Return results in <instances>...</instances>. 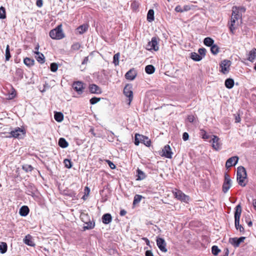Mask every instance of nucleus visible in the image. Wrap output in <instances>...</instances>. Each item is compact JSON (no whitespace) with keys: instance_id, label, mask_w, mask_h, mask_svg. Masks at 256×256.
Returning <instances> with one entry per match:
<instances>
[{"instance_id":"nucleus-1","label":"nucleus","mask_w":256,"mask_h":256,"mask_svg":"<svg viewBox=\"0 0 256 256\" xmlns=\"http://www.w3.org/2000/svg\"><path fill=\"white\" fill-rule=\"evenodd\" d=\"M241 212L242 208L240 204H239L236 207V210L234 212V224L237 230H239L241 234H244V228L240 224Z\"/></svg>"},{"instance_id":"nucleus-2","label":"nucleus","mask_w":256,"mask_h":256,"mask_svg":"<svg viewBox=\"0 0 256 256\" xmlns=\"http://www.w3.org/2000/svg\"><path fill=\"white\" fill-rule=\"evenodd\" d=\"M247 174L245 168L242 166H238L237 169L236 178L239 185L244 187L246 186L244 180L246 178Z\"/></svg>"},{"instance_id":"nucleus-3","label":"nucleus","mask_w":256,"mask_h":256,"mask_svg":"<svg viewBox=\"0 0 256 256\" xmlns=\"http://www.w3.org/2000/svg\"><path fill=\"white\" fill-rule=\"evenodd\" d=\"M140 142L144 144L146 146H150L151 144V141L148 137L136 134L134 136V143L135 145L138 146Z\"/></svg>"},{"instance_id":"nucleus-4","label":"nucleus","mask_w":256,"mask_h":256,"mask_svg":"<svg viewBox=\"0 0 256 256\" xmlns=\"http://www.w3.org/2000/svg\"><path fill=\"white\" fill-rule=\"evenodd\" d=\"M50 36L52 39L60 40L64 36L62 30V24L58 26L56 28L51 30Z\"/></svg>"},{"instance_id":"nucleus-5","label":"nucleus","mask_w":256,"mask_h":256,"mask_svg":"<svg viewBox=\"0 0 256 256\" xmlns=\"http://www.w3.org/2000/svg\"><path fill=\"white\" fill-rule=\"evenodd\" d=\"M160 39L154 36L152 38L150 41L146 44V48L148 50H154L157 51L159 49L158 42Z\"/></svg>"},{"instance_id":"nucleus-6","label":"nucleus","mask_w":256,"mask_h":256,"mask_svg":"<svg viewBox=\"0 0 256 256\" xmlns=\"http://www.w3.org/2000/svg\"><path fill=\"white\" fill-rule=\"evenodd\" d=\"M98 80L103 85H108L109 81V78L107 72L102 70L98 75Z\"/></svg>"},{"instance_id":"nucleus-7","label":"nucleus","mask_w":256,"mask_h":256,"mask_svg":"<svg viewBox=\"0 0 256 256\" xmlns=\"http://www.w3.org/2000/svg\"><path fill=\"white\" fill-rule=\"evenodd\" d=\"M172 192L176 198L184 202L188 203L190 197L185 194L182 191L176 189Z\"/></svg>"},{"instance_id":"nucleus-8","label":"nucleus","mask_w":256,"mask_h":256,"mask_svg":"<svg viewBox=\"0 0 256 256\" xmlns=\"http://www.w3.org/2000/svg\"><path fill=\"white\" fill-rule=\"evenodd\" d=\"M224 182L222 186V192L224 194L226 193L232 185V182L230 176L228 173H225L224 176Z\"/></svg>"},{"instance_id":"nucleus-9","label":"nucleus","mask_w":256,"mask_h":256,"mask_svg":"<svg viewBox=\"0 0 256 256\" xmlns=\"http://www.w3.org/2000/svg\"><path fill=\"white\" fill-rule=\"evenodd\" d=\"M132 89V86L131 84H126L124 88V94L126 97L128 98V105H130L133 99V92Z\"/></svg>"},{"instance_id":"nucleus-10","label":"nucleus","mask_w":256,"mask_h":256,"mask_svg":"<svg viewBox=\"0 0 256 256\" xmlns=\"http://www.w3.org/2000/svg\"><path fill=\"white\" fill-rule=\"evenodd\" d=\"M25 134L24 130L20 128H16L14 130H12L7 138H22Z\"/></svg>"},{"instance_id":"nucleus-11","label":"nucleus","mask_w":256,"mask_h":256,"mask_svg":"<svg viewBox=\"0 0 256 256\" xmlns=\"http://www.w3.org/2000/svg\"><path fill=\"white\" fill-rule=\"evenodd\" d=\"M232 64L231 61L228 60H222L220 64V67L221 68L220 72L224 74H228L230 71V67Z\"/></svg>"},{"instance_id":"nucleus-12","label":"nucleus","mask_w":256,"mask_h":256,"mask_svg":"<svg viewBox=\"0 0 256 256\" xmlns=\"http://www.w3.org/2000/svg\"><path fill=\"white\" fill-rule=\"evenodd\" d=\"M246 239V237L241 236L240 238H229V242L232 245L234 248H238L240 246L241 242H244Z\"/></svg>"},{"instance_id":"nucleus-13","label":"nucleus","mask_w":256,"mask_h":256,"mask_svg":"<svg viewBox=\"0 0 256 256\" xmlns=\"http://www.w3.org/2000/svg\"><path fill=\"white\" fill-rule=\"evenodd\" d=\"M162 156L168 158H171L173 154L172 149L168 144L166 145L162 150Z\"/></svg>"},{"instance_id":"nucleus-14","label":"nucleus","mask_w":256,"mask_h":256,"mask_svg":"<svg viewBox=\"0 0 256 256\" xmlns=\"http://www.w3.org/2000/svg\"><path fill=\"white\" fill-rule=\"evenodd\" d=\"M156 244L159 248V249L162 252H166L167 249L166 248V242L162 238H157L156 240Z\"/></svg>"},{"instance_id":"nucleus-15","label":"nucleus","mask_w":256,"mask_h":256,"mask_svg":"<svg viewBox=\"0 0 256 256\" xmlns=\"http://www.w3.org/2000/svg\"><path fill=\"white\" fill-rule=\"evenodd\" d=\"M213 138L210 141L212 142V146L214 149L218 150L221 148V144L220 141V138L216 136H213Z\"/></svg>"},{"instance_id":"nucleus-16","label":"nucleus","mask_w":256,"mask_h":256,"mask_svg":"<svg viewBox=\"0 0 256 256\" xmlns=\"http://www.w3.org/2000/svg\"><path fill=\"white\" fill-rule=\"evenodd\" d=\"M238 156H234L229 158L226 163V168H228L232 166H234L238 163Z\"/></svg>"},{"instance_id":"nucleus-17","label":"nucleus","mask_w":256,"mask_h":256,"mask_svg":"<svg viewBox=\"0 0 256 256\" xmlns=\"http://www.w3.org/2000/svg\"><path fill=\"white\" fill-rule=\"evenodd\" d=\"M239 17V15L238 14H235L234 15L232 14V16L230 20V24L229 28L230 31L232 34H234V30H236V28L234 26L235 24V22L236 20H238Z\"/></svg>"},{"instance_id":"nucleus-18","label":"nucleus","mask_w":256,"mask_h":256,"mask_svg":"<svg viewBox=\"0 0 256 256\" xmlns=\"http://www.w3.org/2000/svg\"><path fill=\"white\" fill-rule=\"evenodd\" d=\"M88 89L92 94H100L102 92L101 88L96 84H90Z\"/></svg>"},{"instance_id":"nucleus-19","label":"nucleus","mask_w":256,"mask_h":256,"mask_svg":"<svg viewBox=\"0 0 256 256\" xmlns=\"http://www.w3.org/2000/svg\"><path fill=\"white\" fill-rule=\"evenodd\" d=\"M137 75V72L134 68L130 70L125 74L126 80H134Z\"/></svg>"},{"instance_id":"nucleus-20","label":"nucleus","mask_w":256,"mask_h":256,"mask_svg":"<svg viewBox=\"0 0 256 256\" xmlns=\"http://www.w3.org/2000/svg\"><path fill=\"white\" fill-rule=\"evenodd\" d=\"M72 88L78 94H80L83 92V83L79 81L76 82H74Z\"/></svg>"},{"instance_id":"nucleus-21","label":"nucleus","mask_w":256,"mask_h":256,"mask_svg":"<svg viewBox=\"0 0 256 256\" xmlns=\"http://www.w3.org/2000/svg\"><path fill=\"white\" fill-rule=\"evenodd\" d=\"M24 242L29 246H35V244L32 240V236L30 234H28L25 236L24 239Z\"/></svg>"},{"instance_id":"nucleus-22","label":"nucleus","mask_w":256,"mask_h":256,"mask_svg":"<svg viewBox=\"0 0 256 256\" xmlns=\"http://www.w3.org/2000/svg\"><path fill=\"white\" fill-rule=\"evenodd\" d=\"M102 220L104 224H108L112 222V216L110 214H105L102 216Z\"/></svg>"},{"instance_id":"nucleus-23","label":"nucleus","mask_w":256,"mask_h":256,"mask_svg":"<svg viewBox=\"0 0 256 256\" xmlns=\"http://www.w3.org/2000/svg\"><path fill=\"white\" fill-rule=\"evenodd\" d=\"M88 26L86 24H83L80 26H79L76 29V33L79 34H83L85 32H86L88 30Z\"/></svg>"},{"instance_id":"nucleus-24","label":"nucleus","mask_w":256,"mask_h":256,"mask_svg":"<svg viewBox=\"0 0 256 256\" xmlns=\"http://www.w3.org/2000/svg\"><path fill=\"white\" fill-rule=\"evenodd\" d=\"M86 226H84V230H92L94 228L95 222L92 219V220H88V222L84 223Z\"/></svg>"},{"instance_id":"nucleus-25","label":"nucleus","mask_w":256,"mask_h":256,"mask_svg":"<svg viewBox=\"0 0 256 256\" xmlns=\"http://www.w3.org/2000/svg\"><path fill=\"white\" fill-rule=\"evenodd\" d=\"M136 180H144L146 178V174L140 168H138L136 170Z\"/></svg>"},{"instance_id":"nucleus-26","label":"nucleus","mask_w":256,"mask_h":256,"mask_svg":"<svg viewBox=\"0 0 256 256\" xmlns=\"http://www.w3.org/2000/svg\"><path fill=\"white\" fill-rule=\"evenodd\" d=\"M30 210L28 206H24L20 210L19 214L21 216H26L29 213Z\"/></svg>"},{"instance_id":"nucleus-27","label":"nucleus","mask_w":256,"mask_h":256,"mask_svg":"<svg viewBox=\"0 0 256 256\" xmlns=\"http://www.w3.org/2000/svg\"><path fill=\"white\" fill-rule=\"evenodd\" d=\"M234 82L232 78H228L226 80L224 84L227 88L231 89L233 88Z\"/></svg>"},{"instance_id":"nucleus-28","label":"nucleus","mask_w":256,"mask_h":256,"mask_svg":"<svg viewBox=\"0 0 256 256\" xmlns=\"http://www.w3.org/2000/svg\"><path fill=\"white\" fill-rule=\"evenodd\" d=\"M256 57V48L252 49L248 54V60L252 62Z\"/></svg>"},{"instance_id":"nucleus-29","label":"nucleus","mask_w":256,"mask_h":256,"mask_svg":"<svg viewBox=\"0 0 256 256\" xmlns=\"http://www.w3.org/2000/svg\"><path fill=\"white\" fill-rule=\"evenodd\" d=\"M34 52L36 54V60L40 64H43L44 62V54L39 52Z\"/></svg>"},{"instance_id":"nucleus-30","label":"nucleus","mask_w":256,"mask_h":256,"mask_svg":"<svg viewBox=\"0 0 256 256\" xmlns=\"http://www.w3.org/2000/svg\"><path fill=\"white\" fill-rule=\"evenodd\" d=\"M204 44L207 46H212L214 44V40L210 37H206L204 40Z\"/></svg>"},{"instance_id":"nucleus-31","label":"nucleus","mask_w":256,"mask_h":256,"mask_svg":"<svg viewBox=\"0 0 256 256\" xmlns=\"http://www.w3.org/2000/svg\"><path fill=\"white\" fill-rule=\"evenodd\" d=\"M140 4L136 0L132 1L130 4V8L133 12H137L138 10V8Z\"/></svg>"},{"instance_id":"nucleus-32","label":"nucleus","mask_w":256,"mask_h":256,"mask_svg":"<svg viewBox=\"0 0 256 256\" xmlns=\"http://www.w3.org/2000/svg\"><path fill=\"white\" fill-rule=\"evenodd\" d=\"M190 58L196 62H199L202 60V56L199 55L198 54L192 52L190 54Z\"/></svg>"},{"instance_id":"nucleus-33","label":"nucleus","mask_w":256,"mask_h":256,"mask_svg":"<svg viewBox=\"0 0 256 256\" xmlns=\"http://www.w3.org/2000/svg\"><path fill=\"white\" fill-rule=\"evenodd\" d=\"M154 19V11L153 10L150 9L147 14V20L149 22H152Z\"/></svg>"},{"instance_id":"nucleus-34","label":"nucleus","mask_w":256,"mask_h":256,"mask_svg":"<svg viewBox=\"0 0 256 256\" xmlns=\"http://www.w3.org/2000/svg\"><path fill=\"white\" fill-rule=\"evenodd\" d=\"M155 71V68L154 66L148 64L145 68V72L146 74H153Z\"/></svg>"},{"instance_id":"nucleus-35","label":"nucleus","mask_w":256,"mask_h":256,"mask_svg":"<svg viewBox=\"0 0 256 256\" xmlns=\"http://www.w3.org/2000/svg\"><path fill=\"white\" fill-rule=\"evenodd\" d=\"M54 117L55 120L58 122H62L64 118L63 114L60 112H56L54 113Z\"/></svg>"},{"instance_id":"nucleus-36","label":"nucleus","mask_w":256,"mask_h":256,"mask_svg":"<svg viewBox=\"0 0 256 256\" xmlns=\"http://www.w3.org/2000/svg\"><path fill=\"white\" fill-rule=\"evenodd\" d=\"M24 62L26 65L30 66L34 64V60L32 58H26L24 59Z\"/></svg>"},{"instance_id":"nucleus-37","label":"nucleus","mask_w":256,"mask_h":256,"mask_svg":"<svg viewBox=\"0 0 256 256\" xmlns=\"http://www.w3.org/2000/svg\"><path fill=\"white\" fill-rule=\"evenodd\" d=\"M220 48L216 44H214L210 47V52L213 54L216 55L218 54Z\"/></svg>"},{"instance_id":"nucleus-38","label":"nucleus","mask_w":256,"mask_h":256,"mask_svg":"<svg viewBox=\"0 0 256 256\" xmlns=\"http://www.w3.org/2000/svg\"><path fill=\"white\" fill-rule=\"evenodd\" d=\"M76 193L74 190H65V196H68L72 198H76Z\"/></svg>"},{"instance_id":"nucleus-39","label":"nucleus","mask_w":256,"mask_h":256,"mask_svg":"<svg viewBox=\"0 0 256 256\" xmlns=\"http://www.w3.org/2000/svg\"><path fill=\"white\" fill-rule=\"evenodd\" d=\"M7 250V244L6 242H2L0 244V252L2 254H4Z\"/></svg>"},{"instance_id":"nucleus-40","label":"nucleus","mask_w":256,"mask_h":256,"mask_svg":"<svg viewBox=\"0 0 256 256\" xmlns=\"http://www.w3.org/2000/svg\"><path fill=\"white\" fill-rule=\"evenodd\" d=\"M200 134L202 136V138L204 140H208L210 138V136L207 134L206 131L203 129L200 130Z\"/></svg>"},{"instance_id":"nucleus-41","label":"nucleus","mask_w":256,"mask_h":256,"mask_svg":"<svg viewBox=\"0 0 256 256\" xmlns=\"http://www.w3.org/2000/svg\"><path fill=\"white\" fill-rule=\"evenodd\" d=\"M142 196L141 195L136 194L134 197L133 204H136L140 202Z\"/></svg>"},{"instance_id":"nucleus-42","label":"nucleus","mask_w":256,"mask_h":256,"mask_svg":"<svg viewBox=\"0 0 256 256\" xmlns=\"http://www.w3.org/2000/svg\"><path fill=\"white\" fill-rule=\"evenodd\" d=\"M5 56H6V61H8L10 60V58H11V55H10V51L9 45H7V46H6V50Z\"/></svg>"},{"instance_id":"nucleus-43","label":"nucleus","mask_w":256,"mask_h":256,"mask_svg":"<svg viewBox=\"0 0 256 256\" xmlns=\"http://www.w3.org/2000/svg\"><path fill=\"white\" fill-rule=\"evenodd\" d=\"M80 218L84 222H88V220H90L89 218V216L88 214H80Z\"/></svg>"},{"instance_id":"nucleus-44","label":"nucleus","mask_w":256,"mask_h":256,"mask_svg":"<svg viewBox=\"0 0 256 256\" xmlns=\"http://www.w3.org/2000/svg\"><path fill=\"white\" fill-rule=\"evenodd\" d=\"M120 53H116L113 56V63L114 64L115 66H117L118 64V60L120 58Z\"/></svg>"},{"instance_id":"nucleus-45","label":"nucleus","mask_w":256,"mask_h":256,"mask_svg":"<svg viewBox=\"0 0 256 256\" xmlns=\"http://www.w3.org/2000/svg\"><path fill=\"white\" fill-rule=\"evenodd\" d=\"M81 46L79 42H75L71 46V50L72 51H76L78 50Z\"/></svg>"},{"instance_id":"nucleus-46","label":"nucleus","mask_w":256,"mask_h":256,"mask_svg":"<svg viewBox=\"0 0 256 256\" xmlns=\"http://www.w3.org/2000/svg\"><path fill=\"white\" fill-rule=\"evenodd\" d=\"M22 168L26 172H32L34 169L33 167L30 164H24Z\"/></svg>"},{"instance_id":"nucleus-47","label":"nucleus","mask_w":256,"mask_h":256,"mask_svg":"<svg viewBox=\"0 0 256 256\" xmlns=\"http://www.w3.org/2000/svg\"><path fill=\"white\" fill-rule=\"evenodd\" d=\"M220 252V250L218 248L217 246H212V252L214 255V256L218 255Z\"/></svg>"},{"instance_id":"nucleus-48","label":"nucleus","mask_w":256,"mask_h":256,"mask_svg":"<svg viewBox=\"0 0 256 256\" xmlns=\"http://www.w3.org/2000/svg\"><path fill=\"white\" fill-rule=\"evenodd\" d=\"M6 10L3 6L0 8V19H4L6 18Z\"/></svg>"},{"instance_id":"nucleus-49","label":"nucleus","mask_w":256,"mask_h":256,"mask_svg":"<svg viewBox=\"0 0 256 256\" xmlns=\"http://www.w3.org/2000/svg\"><path fill=\"white\" fill-rule=\"evenodd\" d=\"M206 48H200L198 50V54L202 56V58L206 56Z\"/></svg>"},{"instance_id":"nucleus-50","label":"nucleus","mask_w":256,"mask_h":256,"mask_svg":"<svg viewBox=\"0 0 256 256\" xmlns=\"http://www.w3.org/2000/svg\"><path fill=\"white\" fill-rule=\"evenodd\" d=\"M100 100V98L93 97L90 100V102L91 104H94L98 102Z\"/></svg>"},{"instance_id":"nucleus-51","label":"nucleus","mask_w":256,"mask_h":256,"mask_svg":"<svg viewBox=\"0 0 256 256\" xmlns=\"http://www.w3.org/2000/svg\"><path fill=\"white\" fill-rule=\"evenodd\" d=\"M16 74L20 79L23 78V71L20 68H18L16 70Z\"/></svg>"},{"instance_id":"nucleus-52","label":"nucleus","mask_w":256,"mask_h":256,"mask_svg":"<svg viewBox=\"0 0 256 256\" xmlns=\"http://www.w3.org/2000/svg\"><path fill=\"white\" fill-rule=\"evenodd\" d=\"M72 163L70 161V160L68 159L65 158V168H72Z\"/></svg>"},{"instance_id":"nucleus-53","label":"nucleus","mask_w":256,"mask_h":256,"mask_svg":"<svg viewBox=\"0 0 256 256\" xmlns=\"http://www.w3.org/2000/svg\"><path fill=\"white\" fill-rule=\"evenodd\" d=\"M108 132L110 134H108V141L110 142H113L114 138V133L112 131H108Z\"/></svg>"},{"instance_id":"nucleus-54","label":"nucleus","mask_w":256,"mask_h":256,"mask_svg":"<svg viewBox=\"0 0 256 256\" xmlns=\"http://www.w3.org/2000/svg\"><path fill=\"white\" fill-rule=\"evenodd\" d=\"M58 68V64L56 63H52L50 64V70L52 72H55L57 70Z\"/></svg>"},{"instance_id":"nucleus-55","label":"nucleus","mask_w":256,"mask_h":256,"mask_svg":"<svg viewBox=\"0 0 256 256\" xmlns=\"http://www.w3.org/2000/svg\"><path fill=\"white\" fill-rule=\"evenodd\" d=\"M29 188H30V190L28 189V194L29 195L32 196L34 194V192L35 191L36 188L32 186H30V187Z\"/></svg>"},{"instance_id":"nucleus-56","label":"nucleus","mask_w":256,"mask_h":256,"mask_svg":"<svg viewBox=\"0 0 256 256\" xmlns=\"http://www.w3.org/2000/svg\"><path fill=\"white\" fill-rule=\"evenodd\" d=\"M106 162L110 168L114 169L116 168V166L110 160H106Z\"/></svg>"},{"instance_id":"nucleus-57","label":"nucleus","mask_w":256,"mask_h":256,"mask_svg":"<svg viewBox=\"0 0 256 256\" xmlns=\"http://www.w3.org/2000/svg\"><path fill=\"white\" fill-rule=\"evenodd\" d=\"M187 120L190 122L192 123L195 120V117L194 115H189L188 116Z\"/></svg>"},{"instance_id":"nucleus-58","label":"nucleus","mask_w":256,"mask_h":256,"mask_svg":"<svg viewBox=\"0 0 256 256\" xmlns=\"http://www.w3.org/2000/svg\"><path fill=\"white\" fill-rule=\"evenodd\" d=\"M58 144L62 148H64V138H60L59 142H58Z\"/></svg>"},{"instance_id":"nucleus-59","label":"nucleus","mask_w":256,"mask_h":256,"mask_svg":"<svg viewBox=\"0 0 256 256\" xmlns=\"http://www.w3.org/2000/svg\"><path fill=\"white\" fill-rule=\"evenodd\" d=\"M189 138V135L188 132H184L182 134V139L184 141L188 140Z\"/></svg>"},{"instance_id":"nucleus-60","label":"nucleus","mask_w":256,"mask_h":256,"mask_svg":"<svg viewBox=\"0 0 256 256\" xmlns=\"http://www.w3.org/2000/svg\"><path fill=\"white\" fill-rule=\"evenodd\" d=\"M175 11L178 12H182V8L180 6L178 5L174 9Z\"/></svg>"},{"instance_id":"nucleus-61","label":"nucleus","mask_w":256,"mask_h":256,"mask_svg":"<svg viewBox=\"0 0 256 256\" xmlns=\"http://www.w3.org/2000/svg\"><path fill=\"white\" fill-rule=\"evenodd\" d=\"M191 9L190 7V6H188V5H186L184 6L183 8H182V10H183V12H187V11H188L190 10Z\"/></svg>"},{"instance_id":"nucleus-62","label":"nucleus","mask_w":256,"mask_h":256,"mask_svg":"<svg viewBox=\"0 0 256 256\" xmlns=\"http://www.w3.org/2000/svg\"><path fill=\"white\" fill-rule=\"evenodd\" d=\"M36 4L38 7H39V8L42 7V4H43L42 0H37L36 2Z\"/></svg>"},{"instance_id":"nucleus-63","label":"nucleus","mask_w":256,"mask_h":256,"mask_svg":"<svg viewBox=\"0 0 256 256\" xmlns=\"http://www.w3.org/2000/svg\"><path fill=\"white\" fill-rule=\"evenodd\" d=\"M88 56H86L84 58V60H82V64H88Z\"/></svg>"},{"instance_id":"nucleus-64","label":"nucleus","mask_w":256,"mask_h":256,"mask_svg":"<svg viewBox=\"0 0 256 256\" xmlns=\"http://www.w3.org/2000/svg\"><path fill=\"white\" fill-rule=\"evenodd\" d=\"M146 256H154L151 250H146Z\"/></svg>"}]
</instances>
